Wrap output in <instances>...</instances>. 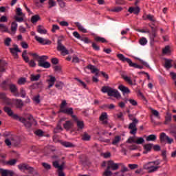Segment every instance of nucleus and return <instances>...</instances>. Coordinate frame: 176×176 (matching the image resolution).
Returning a JSON list of instances; mask_svg holds the SVG:
<instances>
[{
    "label": "nucleus",
    "mask_w": 176,
    "mask_h": 176,
    "mask_svg": "<svg viewBox=\"0 0 176 176\" xmlns=\"http://www.w3.org/2000/svg\"><path fill=\"white\" fill-rule=\"evenodd\" d=\"M14 119L15 120H19L21 122V123H23L26 129H31L34 122H35V124H36V120H35L34 116H32L31 114H28V117L26 118L20 117L19 115H15L14 116Z\"/></svg>",
    "instance_id": "nucleus-1"
},
{
    "label": "nucleus",
    "mask_w": 176,
    "mask_h": 176,
    "mask_svg": "<svg viewBox=\"0 0 176 176\" xmlns=\"http://www.w3.org/2000/svg\"><path fill=\"white\" fill-rule=\"evenodd\" d=\"M67 107V101L66 100H63L62 103L60 104V110L58 111V113H65L66 115H69L72 116V119L75 120V122H78L79 120L78 119V117L74 115V109L72 107L70 108H65Z\"/></svg>",
    "instance_id": "nucleus-2"
},
{
    "label": "nucleus",
    "mask_w": 176,
    "mask_h": 176,
    "mask_svg": "<svg viewBox=\"0 0 176 176\" xmlns=\"http://www.w3.org/2000/svg\"><path fill=\"white\" fill-rule=\"evenodd\" d=\"M102 93H107L109 97H114L115 98H120V93L118 89H115L109 86H103L101 89Z\"/></svg>",
    "instance_id": "nucleus-3"
},
{
    "label": "nucleus",
    "mask_w": 176,
    "mask_h": 176,
    "mask_svg": "<svg viewBox=\"0 0 176 176\" xmlns=\"http://www.w3.org/2000/svg\"><path fill=\"white\" fill-rule=\"evenodd\" d=\"M117 57L119 58V60H120V61H122L123 63H128L129 67H133V68H138L139 69H142V68H144V66H141L140 65H138L137 63H133V61H131V59L124 57V55L122 54H117Z\"/></svg>",
    "instance_id": "nucleus-4"
},
{
    "label": "nucleus",
    "mask_w": 176,
    "mask_h": 176,
    "mask_svg": "<svg viewBox=\"0 0 176 176\" xmlns=\"http://www.w3.org/2000/svg\"><path fill=\"white\" fill-rule=\"evenodd\" d=\"M64 36H60L58 37V46H57V50L58 52H61V54H63V56H65V54H69V51H68V50H67V48H65V46H64L63 45V43H61L62 41L61 39H63Z\"/></svg>",
    "instance_id": "nucleus-5"
},
{
    "label": "nucleus",
    "mask_w": 176,
    "mask_h": 176,
    "mask_svg": "<svg viewBox=\"0 0 176 176\" xmlns=\"http://www.w3.org/2000/svg\"><path fill=\"white\" fill-rule=\"evenodd\" d=\"M49 58L47 56H42L39 57V60H38V67H42L43 68H50V63L46 62V60Z\"/></svg>",
    "instance_id": "nucleus-6"
},
{
    "label": "nucleus",
    "mask_w": 176,
    "mask_h": 176,
    "mask_svg": "<svg viewBox=\"0 0 176 176\" xmlns=\"http://www.w3.org/2000/svg\"><path fill=\"white\" fill-rule=\"evenodd\" d=\"M18 168H19L21 171H28V174H34V172L35 171V169L33 167L25 163L18 165Z\"/></svg>",
    "instance_id": "nucleus-7"
},
{
    "label": "nucleus",
    "mask_w": 176,
    "mask_h": 176,
    "mask_svg": "<svg viewBox=\"0 0 176 176\" xmlns=\"http://www.w3.org/2000/svg\"><path fill=\"white\" fill-rule=\"evenodd\" d=\"M160 141L161 144H163L164 142H167V144H173L174 142V139L168 137L166 135V133L163 132L161 133L160 135Z\"/></svg>",
    "instance_id": "nucleus-8"
},
{
    "label": "nucleus",
    "mask_w": 176,
    "mask_h": 176,
    "mask_svg": "<svg viewBox=\"0 0 176 176\" xmlns=\"http://www.w3.org/2000/svg\"><path fill=\"white\" fill-rule=\"evenodd\" d=\"M138 124V120L137 118H134L133 121L129 124L128 129L131 130L130 134H133V135L137 134V130H138V129L137 128Z\"/></svg>",
    "instance_id": "nucleus-9"
},
{
    "label": "nucleus",
    "mask_w": 176,
    "mask_h": 176,
    "mask_svg": "<svg viewBox=\"0 0 176 176\" xmlns=\"http://www.w3.org/2000/svg\"><path fill=\"white\" fill-rule=\"evenodd\" d=\"M107 168L108 170L112 169L113 171H116V170H119V164H115L113 161L110 160L107 162Z\"/></svg>",
    "instance_id": "nucleus-10"
},
{
    "label": "nucleus",
    "mask_w": 176,
    "mask_h": 176,
    "mask_svg": "<svg viewBox=\"0 0 176 176\" xmlns=\"http://www.w3.org/2000/svg\"><path fill=\"white\" fill-rule=\"evenodd\" d=\"M10 91L14 96H19V89H17V86L13 83L8 84Z\"/></svg>",
    "instance_id": "nucleus-11"
},
{
    "label": "nucleus",
    "mask_w": 176,
    "mask_h": 176,
    "mask_svg": "<svg viewBox=\"0 0 176 176\" xmlns=\"http://www.w3.org/2000/svg\"><path fill=\"white\" fill-rule=\"evenodd\" d=\"M35 39L38 43H41V45H50V43H52V41H50V40H45L38 36H35Z\"/></svg>",
    "instance_id": "nucleus-12"
},
{
    "label": "nucleus",
    "mask_w": 176,
    "mask_h": 176,
    "mask_svg": "<svg viewBox=\"0 0 176 176\" xmlns=\"http://www.w3.org/2000/svg\"><path fill=\"white\" fill-rule=\"evenodd\" d=\"M58 160L54 161L52 162V166L55 168H58V170H64V166H65V162H62V164L60 165Z\"/></svg>",
    "instance_id": "nucleus-13"
},
{
    "label": "nucleus",
    "mask_w": 176,
    "mask_h": 176,
    "mask_svg": "<svg viewBox=\"0 0 176 176\" xmlns=\"http://www.w3.org/2000/svg\"><path fill=\"white\" fill-rule=\"evenodd\" d=\"M10 52L14 56H15V58H19V54L17 53H21V50L19 49V47H14V48H10Z\"/></svg>",
    "instance_id": "nucleus-14"
},
{
    "label": "nucleus",
    "mask_w": 176,
    "mask_h": 176,
    "mask_svg": "<svg viewBox=\"0 0 176 176\" xmlns=\"http://www.w3.org/2000/svg\"><path fill=\"white\" fill-rule=\"evenodd\" d=\"M87 68L91 70V74H96V76H98V73L100 72V69H98V68H96V66L92 65H88L87 66Z\"/></svg>",
    "instance_id": "nucleus-15"
},
{
    "label": "nucleus",
    "mask_w": 176,
    "mask_h": 176,
    "mask_svg": "<svg viewBox=\"0 0 176 176\" xmlns=\"http://www.w3.org/2000/svg\"><path fill=\"white\" fill-rule=\"evenodd\" d=\"M149 26L151 28V32H152V34L150 36V39L151 42H153L155 41V38H156L157 36L156 33L157 32V29L153 26H151V25H149Z\"/></svg>",
    "instance_id": "nucleus-16"
},
{
    "label": "nucleus",
    "mask_w": 176,
    "mask_h": 176,
    "mask_svg": "<svg viewBox=\"0 0 176 176\" xmlns=\"http://www.w3.org/2000/svg\"><path fill=\"white\" fill-rule=\"evenodd\" d=\"M144 168L145 170H148V173H155V171H157V168H159V166H149V164H147L146 165H144Z\"/></svg>",
    "instance_id": "nucleus-17"
},
{
    "label": "nucleus",
    "mask_w": 176,
    "mask_h": 176,
    "mask_svg": "<svg viewBox=\"0 0 176 176\" xmlns=\"http://www.w3.org/2000/svg\"><path fill=\"white\" fill-rule=\"evenodd\" d=\"M0 174H1V176H14V172L13 170H8L1 169L0 170Z\"/></svg>",
    "instance_id": "nucleus-18"
},
{
    "label": "nucleus",
    "mask_w": 176,
    "mask_h": 176,
    "mask_svg": "<svg viewBox=\"0 0 176 176\" xmlns=\"http://www.w3.org/2000/svg\"><path fill=\"white\" fill-rule=\"evenodd\" d=\"M128 12H129V13H134V14L138 16L140 12H141V9L138 6H136L135 8L130 7L128 10Z\"/></svg>",
    "instance_id": "nucleus-19"
},
{
    "label": "nucleus",
    "mask_w": 176,
    "mask_h": 176,
    "mask_svg": "<svg viewBox=\"0 0 176 176\" xmlns=\"http://www.w3.org/2000/svg\"><path fill=\"white\" fill-rule=\"evenodd\" d=\"M153 146V144L152 143H148L144 144L143 146V148L144 149V151L143 152V153L145 155L148 153V152H151V151H152Z\"/></svg>",
    "instance_id": "nucleus-20"
},
{
    "label": "nucleus",
    "mask_w": 176,
    "mask_h": 176,
    "mask_svg": "<svg viewBox=\"0 0 176 176\" xmlns=\"http://www.w3.org/2000/svg\"><path fill=\"white\" fill-rule=\"evenodd\" d=\"M14 102L18 109H21L24 107V102L21 99H15Z\"/></svg>",
    "instance_id": "nucleus-21"
},
{
    "label": "nucleus",
    "mask_w": 176,
    "mask_h": 176,
    "mask_svg": "<svg viewBox=\"0 0 176 176\" xmlns=\"http://www.w3.org/2000/svg\"><path fill=\"white\" fill-rule=\"evenodd\" d=\"M4 111L8 114V116H12L13 119H14V116L17 114H14L13 113V111H12V109L9 107H4Z\"/></svg>",
    "instance_id": "nucleus-22"
},
{
    "label": "nucleus",
    "mask_w": 176,
    "mask_h": 176,
    "mask_svg": "<svg viewBox=\"0 0 176 176\" xmlns=\"http://www.w3.org/2000/svg\"><path fill=\"white\" fill-rule=\"evenodd\" d=\"M60 142L63 145V146H65V148H74L75 147V145L69 142L60 140Z\"/></svg>",
    "instance_id": "nucleus-23"
},
{
    "label": "nucleus",
    "mask_w": 176,
    "mask_h": 176,
    "mask_svg": "<svg viewBox=\"0 0 176 176\" xmlns=\"http://www.w3.org/2000/svg\"><path fill=\"white\" fill-rule=\"evenodd\" d=\"M10 81L6 80L1 84V87L3 90H8L9 89V85H10Z\"/></svg>",
    "instance_id": "nucleus-24"
},
{
    "label": "nucleus",
    "mask_w": 176,
    "mask_h": 176,
    "mask_svg": "<svg viewBox=\"0 0 176 176\" xmlns=\"http://www.w3.org/2000/svg\"><path fill=\"white\" fill-rule=\"evenodd\" d=\"M119 90H120L121 91H122L123 94H129L130 93V89L124 86L123 85H121L118 87Z\"/></svg>",
    "instance_id": "nucleus-25"
},
{
    "label": "nucleus",
    "mask_w": 176,
    "mask_h": 176,
    "mask_svg": "<svg viewBox=\"0 0 176 176\" xmlns=\"http://www.w3.org/2000/svg\"><path fill=\"white\" fill-rule=\"evenodd\" d=\"M164 60H165V64H164L165 68H166L167 69H170V68L173 67V65H171V62L173 61V60L167 59V58H164Z\"/></svg>",
    "instance_id": "nucleus-26"
},
{
    "label": "nucleus",
    "mask_w": 176,
    "mask_h": 176,
    "mask_svg": "<svg viewBox=\"0 0 176 176\" xmlns=\"http://www.w3.org/2000/svg\"><path fill=\"white\" fill-rule=\"evenodd\" d=\"M39 79H41V74H37L36 76L34 74L30 75L31 82H36V81L39 80Z\"/></svg>",
    "instance_id": "nucleus-27"
},
{
    "label": "nucleus",
    "mask_w": 176,
    "mask_h": 176,
    "mask_svg": "<svg viewBox=\"0 0 176 176\" xmlns=\"http://www.w3.org/2000/svg\"><path fill=\"white\" fill-rule=\"evenodd\" d=\"M171 116L172 115L170 114V113L168 111L166 113V116H165L164 124H168V123L171 122Z\"/></svg>",
    "instance_id": "nucleus-28"
},
{
    "label": "nucleus",
    "mask_w": 176,
    "mask_h": 176,
    "mask_svg": "<svg viewBox=\"0 0 176 176\" xmlns=\"http://www.w3.org/2000/svg\"><path fill=\"white\" fill-rule=\"evenodd\" d=\"M144 20H149L150 21H152L153 23H155L156 21V19H155V16L152 14H147L146 16H142Z\"/></svg>",
    "instance_id": "nucleus-29"
},
{
    "label": "nucleus",
    "mask_w": 176,
    "mask_h": 176,
    "mask_svg": "<svg viewBox=\"0 0 176 176\" xmlns=\"http://www.w3.org/2000/svg\"><path fill=\"white\" fill-rule=\"evenodd\" d=\"M41 20V16L38 14H36L32 16L31 21L33 24H35V23H38Z\"/></svg>",
    "instance_id": "nucleus-30"
},
{
    "label": "nucleus",
    "mask_w": 176,
    "mask_h": 176,
    "mask_svg": "<svg viewBox=\"0 0 176 176\" xmlns=\"http://www.w3.org/2000/svg\"><path fill=\"white\" fill-rule=\"evenodd\" d=\"M37 32L39 34H47V30H46L45 29V28H43V25H39L37 28Z\"/></svg>",
    "instance_id": "nucleus-31"
},
{
    "label": "nucleus",
    "mask_w": 176,
    "mask_h": 176,
    "mask_svg": "<svg viewBox=\"0 0 176 176\" xmlns=\"http://www.w3.org/2000/svg\"><path fill=\"white\" fill-rule=\"evenodd\" d=\"M122 140V138L119 135H117L114 138V139L112 141V145H118L120 142Z\"/></svg>",
    "instance_id": "nucleus-32"
},
{
    "label": "nucleus",
    "mask_w": 176,
    "mask_h": 176,
    "mask_svg": "<svg viewBox=\"0 0 176 176\" xmlns=\"http://www.w3.org/2000/svg\"><path fill=\"white\" fill-rule=\"evenodd\" d=\"M76 123L78 131H79V130H83V129H85V123L83 122V121L78 120L76 122Z\"/></svg>",
    "instance_id": "nucleus-33"
},
{
    "label": "nucleus",
    "mask_w": 176,
    "mask_h": 176,
    "mask_svg": "<svg viewBox=\"0 0 176 176\" xmlns=\"http://www.w3.org/2000/svg\"><path fill=\"white\" fill-rule=\"evenodd\" d=\"M0 31L1 32H9V29L7 25H5V24L0 23Z\"/></svg>",
    "instance_id": "nucleus-34"
},
{
    "label": "nucleus",
    "mask_w": 176,
    "mask_h": 176,
    "mask_svg": "<svg viewBox=\"0 0 176 176\" xmlns=\"http://www.w3.org/2000/svg\"><path fill=\"white\" fill-rule=\"evenodd\" d=\"M63 127L65 130H69L72 127V122L71 121H66L63 124Z\"/></svg>",
    "instance_id": "nucleus-35"
},
{
    "label": "nucleus",
    "mask_w": 176,
    "mask_h": 176,
    "mask_svg": "<svg viewBox=\"0 0 176 176\" xmlns=\"http://www.w3.org/2000/svg\"><path fill=\"white\" fill-rule=\"evenodd\" d=\"M127 171H129V168H127L126 166H123L122 170H121L120 172L115 173V175L124 176V175L120 174V173H126Z\"/></svg>",
    "instance_id": "nucleus-36"
},
{
    "label": "nucleus",
    "mask_w": 176,
    "mask_h": 176,
    "mask_svg": "<svg viewBox=\"0 0 176 176\" xmlns=\"http://www.w3.org/2000/svg\"><path fill=\"white\" fill-rule=\"evenodd\" d=\"M122 78L131 85H136V83H133V80H131V78H130V77H128L127 76H122Z\"/></svg>",
    "instance_id": "nucleus-37"
},
{
    "label": "nucleus",
    "mask_w": 176,
    "mask_h": 176,
    "mask_svg": "<svg viewBox=\"0 0 176 176\" xmlns=\"http://www.w3.org/2000/svg\"><path fill=\"white\" fill-rule=\"evenodd\" d=\"M156 135L151 134L146 137V141H156Z\"/></svg>",
    "instance_id": "nucleus-38"
},
{
    "label": "nucleus",
    "mask_w": 176,
    "mask_h": 176,
    "mask_svg": "<svg viewBox=\"0 0 176 176\" xmlns=\"http://www.w3.org/2000/svg\"><path fill=\"white\" fill-rule=\"evenodd\" d=\"M91 138V137L90 136V135H88L87 133H84V134L82 135V141H90V139Z\"/></svg>",
    "instance_id": "nucleus-39"
},
{
    "label": "nucleus",
    "mask_w": 176,
    "mask_h": 176,
    "mask_svg": "<svg viewBox=\"0 0 176 176\" xmlns=\"http://www.w3.org/2000/svg\"><path fill=\"white\" fill-rule=\"evenodd\" d=\"M100 108L105 109L108 108L109 109H115V104H103L100 107Z\"/></svg>",
    "instance_id": "nucleus-40"
},
{
    "label": "nucleus",
    "mask_w": 176,
    "mask_h": 176,
    "mask_svg": "<svg viewBox=\"0 0 176 176\" xmlns=\"http://www.w3.org/2000/svg\"><path fill=\"white\" fill-rule=\"evenodd\" d=\"M18 85H25L27 83V79L24 77L20 78L17 81Z\"/></svg>",
    "instance_id": "nucleus-41"
},
{
    "label": "nucleus",
    "mask_w": 176,
    "mask_h": 176,
    "mask_svg": "<svg viewBox=\"0 0 176 176\" xmlns=\"http://www.w3.org/2000/svg\"><path fill=\"white\" fill-rule=\"evenodd\" d=\"M16 163H17V160L16 159H12V160H8L6 162V164L8 166H14V164H16Z\"/></svg>",
    "instance_id": "nucleus-42"
},
{
    "label": "nucleus",
    "mask_w": 176,
    "mask_h": 176,
    "mask_svg": "<svg viewBox=\"0 0 176 176\" xmlns=\"http://www.w3.org/2000/svg\"><path fill=\"white\" fill-rule=\"evenodd\" d=\"M169 45H166L163 50L162 53L163 54H167V53H171V50Z\"/></svg>",
    "instance_id": "nucleus-43"
},
{
    "label": "nucleus",
    "mask_w": 176,
    "mask_h": 176,
    "mask_svg": "<svg viewBox=\"0 0 176 176\" xmlns=\"http://www.w3.org/2000/svg\"><path fill=\"white\" fill-rule=\"evenodd\" d=\"M11 31L12 32H16L17 31V23L16 22H12L11 24Z\"/></svg>",
    "instance_id": "nucleus-44"
},
{
    "label": "nucleus",
    "mask_w": 176,
    "mask_h": 176,
    "mask_svg": "<svg viewBox=\"0 0 176 176\" xmlns=\"http://www.w3.org/2000/svg\"><path fill=\"white\" fill-rule=\"evenodd\" d=\"M99 119H100V120L101 122H104V120H105V119H108V115L105 112L102 113V114L100 116Z\"/></svg>",
    "instance_id": "nucleus-45"
},
{
    "label": "nucleus",
    "mask_w": 176,
    "mask_h": 176,
    "mask_svg": "<svg viewBox=\"0 0 176 176\" xmlns=\"http://www.w3.org/2000/svg\"><path fill=\"white\" fill-rule=\"evenodd\" d=\"M96 42H102V43H107V40L102 37L97 36L95 38Z\"/></svg>",
    "instance_id": "nucleus-46"
},
{
    "label": "nucleus",
    "mask_w": 176,
    "mask_h": 176,
    "mask_svg": "<svg viewBox=\"0 0 176 176\" xmlns=\"http://www.w3.org/2000/svg\"><path fill=\"white\" fill-rule=\"evenodd\" d=\"M48 5V9H52V8L56 6V1H54V0H49Z\"/></svg>",
    "instance_id": "nucleus-47"
},
{
    "label": "nucleus",
    "mask_w": 176,
    "mask_h": 176,
    "mask_svg": "<svg viewBox=\"0 0 176 176\" xmlns=\"http://www.w3.org/2000/svg\"><path fill=\"white\" fill-rule=\"evenodd\" d=\"M63 120H64V119H61L60 121H59V122H58V125H57V126H56V128L54 129V133H58L57 132V130H63V127H61V122H63Z\"/></svg>",
    "instance_id": "nucleus-48"
},
{
    "label": "nucleus",
    "mask_w": 176,
    "mask_h": 176,
    "mask_svg": "<svg viewBox=\"0 0 176 176\" xmlns=\"http://www.w3.org/2000/svg\"><path fill=\"white\" fill-rule=\"evenodd\" d=\"M12 42V38L7 37L5 40H4V45L6 46H10V43Z\"/></svg>",
    "instance_id": "nucleus-49"
},
{
    "label": "nucleus",
    "mask_w": 176,
    "mask_h": 176,
    "mask_svg": "<svg viewBox=\"0 0 176 176\" xmlns=\"http://www.w3.org/2000/svg\"><path fill=\"white\" fill-rule=\"evenodd\" d=\"M140 45L144 46V45H146V43H148V41L146 40V38H145V37H142L140 40Z\"/></svg>",
    "instance_id": "nucleus-50"
},
{
    "label": "nucleus",
    "mask_w": 176,
    "mask_h": 176,
    "mask_svg": "<svg viewBox=\"0 0 176 176\" xmlns=\"http://www.w3.org/2000/svg\"><path fill=\"white\" fill-rule=\"evenodd\" d=\"M39 98H41V96L37 95L33 98V101H34L36 104H39L41 102V99Z\"/></svg>",
    "instance_id": "nucleus-51"
},
{
    "label": "nucleus",
    "mask_w": 176,
    "mask_h": 176,
    "mask_svg": "<svg viewBox=\"0 0 176 176\" xmlns=\"http://www.w3.org/2000/svg\"><path fill=\"white\" fill-rule=\"evenodd\" d=\"M145 142V140H144V138H138V140L135 141V144H138V145H140L141 144H144Z\"/></svg>",
    "instance_id": "nucleus-52"
},
{
    "label": "nucleus",
    "mask_w": 176,
    "mask_h": 176,
    "mask_svg": "<svg viewBox=\"0 0 176 176\" xmlns=\"http://www.w3.org/2000/svg\"><path fill=\"white\" fill-rule=\"evenodd\" d=\"M75 80H77V82H78L79 83H80V85L82 86V87H84V89H86V87H87L86 83H85V82H82V80L78 78H75Z\"/></svg>",
    "instance_id": "nucleus-53"
},
{
    "label": "nucleus",
    "mask_w": 176,
    "mask_h": 176,
    "mask_svg": "<svg viewBox=\"0 0 176 176\" xmlns=\"http://www.w3.org/2000/svg\"><path fill=\"white\" fill-rule=\"evenodd\" d=\"M153 151H155V152L160 151H161L160 145H159V144L153 145Z\"/></svg>",
    "instance_id": "nucleus-54"
},
{
    "label": "nucleus",
    "mask_w": 176,
    "mask_h": 176,
    "mask_svg": "<svg viewBox=\"0 0 176 176\" xmlns=\"http://www.w3.org/2000/svg\"><path fill=\"white\" fill-rule=\"evenodd\" d=\"M135 138L134 137H130L127 140L126 142L127 144H135Z\"/></svg>",
    "instance_id": "nucleus-55"
},
{
    "label": "nucleus",
    "mask_w": 176,
    "mask_h": 176,
    "mask_svg": "<svg viewBox=\"0 0 176 176\" xmlns=\"http://www.w3.org/2000/svg\"><path fill=\"white\" fill-rule=\"evenodd\" d=\"M151 113H153L154 116H156V118H160V113H159V111H157V110L151 109Z\"/></svg>",
    "instance_id": "nucleus-56"
},
{
    "label": "nucleus",
    "mask_w": 176,
    "mask_h": 176,
    "mask_svg": "<svg viewBox=\"0 0 176 176\" xmlns=\"http://www.w3.org/2000/svg\"><path fill=\"white\" fill-rule=\"evenodd\" d=\"M42 166L45 168V170H50V168H52V166L46 162L42 163Z\"/></svg>",
    "instance_id": "nucleus-57"
},
{
    "label": "nucleus",
    "mask_w": 176,
    "mask_h": 176,
    "mask_svg": "<svg viewBox=\"0 0 176 176\" xmlns=\"http://www.w3.org/2000/svg\"><path fill=\"white\" fill-rule=\"evenodd\" d=\"M103 175L104 176H111L112 175V172L108 169V167L105 170V171L103 173Z\"/></svg>",
    "instance_id": "nucleus-58"
},
{
    "label": "nucleus",
    "mask_w": 176,
    "mask_h": 176,
    "mask_svg": "<svg viewBox=\"0 0 176 176\" xmlns=\"http://www.w3.org/2000/svg\"><path fill=\"white\" fill-rule=\"evenodd\" d=\"M63 86H64V82H61V81H59V82H57L55 85V87L57 88V89H61L63 87Z\"/></svg>",
    "instance_id": "nucleus-59"
},
{
    "label": "nucleus",
    "mask_w": 176,
    "mask_h": 176,
    "mask_svg": "<svg viewBox=\"0 0 176 176\" xmlns=\"http://www.w3.org/2000/svg\"><path fill=\"white\" fill-rule=\"evenodd\" d=\"M80 40L82 41V42H85V43H90L91 42L87 37H81Z\"/></svg>",
    "instance_id": "nucleus-60"
},
{
    "label": "nucleus",
    "mask_w": 176,
    "mask_h": 176,
    "mask_svg": "<svg viewBox=\"0 0 176 176\" xmlns=\"http://www.w3.org/2000/svg\"><path fill=\"white\" fill-rule=\"evenodd\" d=\"M123 10V8L122 7H116L111 10V12H116V13H118V12H122Z\"/></svg>",
    "instance_id": "nucleus-61"
},
{
    "label": "nucleus",
    "mask_w": 176,
    "mask_h": 176,
    "mask_svg": "<svg viewBox=\"0 0 176 176\" xmlns=\"http://www.w3.org/2000/svg\"><path fill=\"white\" fill-rule=\"evenodd\" d=\"M36 135H38L39 137L43 136V131L41 129H38L37 131H35L34 133Z\"/></svg>",
    "instance_id": "nucleus-62"
},
{
    "label": "nucleus",
    "mask_w": 176,
    "mask_h": 176,
    "mask_svg": "<svg viewBox=\"0 0 176 176\" xmlns=\"http://www.w3.org/2000/svg\"><path fill=\"white\" fill-rule=\"evenodd\" d=\"M72 58V63H79V58L76 55H74Z\"/></svg>",
    "instance_id": "nucleus-63"
},
{
    "label": "nucleus",
    "mask_w": 176,
    "mask_h": 176,
    "mask_svg": "<svg viewBox=\"0 0 176 176\" xmlns=\"http://www.w3.org/2000/svg\"><path fill=\"white\" fill-rule=\"evenodd\" d=\"M57 2L60 8H65V2H64L63 0H57Z\"/></svg>",
    "instance_id": "nucleus-64"
}]
</instances>
